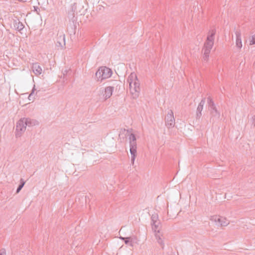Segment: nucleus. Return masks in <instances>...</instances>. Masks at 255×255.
Listing matches in <instances>:
<instances>
[{
	"label": "nucleus",
	"instance_id": "obj_26",
	"mask_svg": "<svg viewBox=\"0 0 255 255\" xmlns=\"http://www.w3.org/2000/svg\"><path fill=\"white\" fill-rule=\"evenodd\" d=\"M65 73H66V71H65L63 72V75H64H64H65Z\"/></svg>",
	"mask_w": 255,
	"mask_h": 255
},
{
	"label": "nucleus",
	"instance_id": "obj_1",
	"mask_svg": "<svg viewBox=\"0 0 255 255\" xmlns=\"http://www.w3.org/2000/svg\"><path fill=\"white\" fill-rule=\"evenodd\" d=\"M127 81L129 84V92L133 99H136L139 95L140 83L134 73H131L128 77Z\"/></svg>",
	"mask_w": 255,
	"mask_h": 255
},
{
	"label": "nucleus",
	"instance_id": "obj_9",
	"mask_svg": "<svg viewBox=\"0 0 255 255\" xmlns=\"http://www.w3.org/2000/svg\"><path fill=\"white\" fill-rule=\"evenodd\" d=\"M205 103V99L203 98L201 102H200L199 104L198 105V106L197 109V113H196V117L197 118H200L202 115V111L203 109L204 105Z\"/></svg>",
	"mask_w": 255,
	"mask_h": 255
},
{
	"label": "nucleus",
	"instance_id": "obj_12",
	"mask_svg": "<svg viewBox=\"0 0 255 255\" xmlns=\"http://www.w3.org/2000/svg\"><path fill=\"white\" fill-rule=\"evenodd\" d=\"M235 34L236 35V45L238 48L241 49L242 47L241 32L240 31H237Z\"/></svg>",
	"mask_w": 255,
	"mask_h": 255
},
{
	"label": "nucleus",
	"instance_id": "obj_3",
	"mask_svg": "<svg viewBox=\"0 0 255 255\" xmlns=\"http://www.w3.org/2000/svg\"><path fill=\"white\" fill-rule=\"evenodd\" d=\"M215 33L216 31L215 30H212L209 31L208 34L206 41L204 43V46L203 48V60L204 61H207L208 60L211 50L214 45Z\"/></svg>",
	"mask_w": 255,
	"mask_h": 255
},
{
	"label": "nucleus",
	"instance_id": "obj_20",
	"mask_svg": "<svg viewBox=\"0 0 255 255\" xmlns=\"http://www.w3.org/2000/svg\"><path fill=\"white\" fill-rule=\"evenodd\" d=\"M120 239L124 241L125 244L128 245L129 246H130V242L129 237L125 238L123 237H120Z\"/></svg>",
	"mask_w": 255,
	"mask_h": 255
},
{
	"label": "nucleus",
	"instance_id": "obj_15",
	"mask_svg": "<svg viewBox=\"0 0 255 255\" xmlns=\"http://www.w3.org/2000/svg\"><path fill=\"white\" fill-rule=\"evenodd\" d=\"M13 26L18 31H21L24 28V25L18 19L13 20Z\"/></svg>",
	"mask_w": 255,
	"mask_h": 255
},
{
	"label": "nucleus",
	"instance_id": "obj_4",
	"mask_svg": "<svg viewBox=\"0 0 255 255\" xmlns=\"http://www.w3.org/2000/svg\"><path fill=\"white\" fill-rule=\"evenodd\" d=\"M158 215L157 214H154L151 216V225L152 229L154 230L155 236L157 241V242L162 247V248H164V244L162 238V235L159 233V230L158 229Z\"/></svg>",
	"mask_w": 255,
	"mask_h": 255
},
{
	"label": "nucleus",
	"instance_id": "obj_6",
	"mask_svg": "<svg viewBox=\"0 0 255 255\" xmlns=\"http://www.w3.org/2000/svg\"><path fill=\"white\" fill-rule=\"evenodd\" d=\"M26 128V123L24 118L20 119L16 124V136H20L22 133L25 131Z\"/></svg>",
	"mask_w": 255,
	"mask_h": 255
},
{
	"label": "nucleus",
	"instance_id": "obj_7",
	"mask_svg": "<svg viewBox=\"0 0 255 255\" xmlns=\"http://www.w3.org/2000/svg\"><path fill=\"white\" fill-rule=\"evenodd\" d=\"M166 124L168 128L173 127L175 124V120L173 117V113L171 110H170L166 117Z\"/></svg>",
	"mask_w": 255,
	"mask_h": 255
},
{
	"label": "nucleus",
	"instance_id": "obj_13",
	"mask_svg": "<svg viewBox=\"0 0 255 255\" xmlns=\"http://www.w3.org/2000/svg\"><path fill=\"white\" fill-rule=\"evenodd\" d=\"M114 89V88L111 86H109L105 88L104 96L106 99L109 98L112 95Z\"/></svg>",
	"mask_w": 255,
	"mask_h": 255
},
{
	"label": "nucleus",
	"instance_id": "obj_19",
	"mask_svg": "<svg viewBox=\"0 0 255 255\" xmlns=\"http://www.w3.org/2000/svg\"><path fill=\"white\" fill-rule=\"evenodd\" d=\"M129 238L130 239V246L133 247V244L136 243L137 242V238L135 236L129 237Z\"/></svg>",
	"mask_w": 255,
	"mask_h": 255
},
{
	"label": "nucleus",
	"instance_id": "obj_25",
	"mask_svg": "<svg viewBox=\"0 0 255 255\" xmlns=\"http://www.w3.org/2000/svg\"><path fill=\"white\" fill-rule=\"evenodd\" d=\"M34 8L35 11H38V9L39 10V8L36 6H34Z\"/></svg>",
	"mask_w": 255,
	"mask_h": 255
},
{
	"label": "nucleus",
	"instance_id": "obj_16",
	"mask_svg": "<svg viewBox=\"0 0 255 255\" xmlns=\"http://www.w3.org/2000/svg\"><path fill=\"white\" fill-rule=\"evenodd\" d=\"M57 43L59 46L63 47L65 45V36L64 34H60L57 38Z\"/></svg>",
	"mask_w": 255,
	"mask_h": 255
},
{
	"label": "nucleus",
	"instance_id": "obj_21",
	"mask_svg": "<svg viewBox=\"0 0 255 255\" xmlns=\"http://www.w3.org/2000/svg\"><path fill=\"white\" fill-rule=\"evenodd\" d=\"M35 90H36V89L35 88V85H34V87L32 88L31 92V93L30 94V95L28 96L29 100L31 101V100H34V98L33 97V94H34V93Z\"/></svg>",
	"mask_w": 255,
	"mask_h": 255
},
{
	"label": "nucleus",
	"instance_id": "obj_8",
	"mask_svg": "<svg viewBox=\"0 0 255 255\" xmlns=\"http://www.w3.org/2000/svg\"><path fill=\"white\" fill-rule=\"evenodd\" d=\"M213 220L221 226H227L229 224V221L223 217L216 216L213 218Z\"/></svg>",
	"mask_w": 255,
	"mask_h": 255
},
{
	"label": "nucleus",
	"instance_id": "obj_10",
	"mask_svg": "<svg viewBox=\"0 0 255 255\" xmlns=\"http://www.w3.org/2000/svg\"><path fill=\"white\" fill-rule=\"evenodd\" d=\"M26 123V127H31L33 126H38L39 122L36 120L31 119L30 118H23Z\"/></svg>",
	"mask_w": 255,
	"mask_h": 255
},
{
	"label": "nucleus",
	"instance_id": "obj_18",
	"mask_svg": "<svg viewBox=\"0 0 255 255\" xmlns=\"http://www.w3.org/2000/svg\"><path fill=\"white\" fill-rule=\"evenodd\" d=\"M207 102H208V104L209 105L210 109L216 108V106L214 103V102L210 97H209L208 98Z\"/></svg>",
	"mask_w": 255,
	"mask_h": 255
},
{
	"label": "nucleus",
	"instance_id": "obj_17",
	"mask_svg": "<svg viewBox=\"0 0 255 255\" xmlns=\"http://www.w3.org/2000/svg\"><path fill=\"white\" fill-rule=\"evenodd\" d=\"M25 183V182L24 181V180L23 179H21L20 180V184L16 189V193H18L19 192V191L21 190V189L24 186Z\"/></svg>",
	"mask_w": 255,
	"mask_h": 255
},
{
	"label": "nucleus",
	"instance_id": "obj_2",
	"mask_svg": "<svg viewBox=\"0 0 255 255\" xmlns=\"http://www.w3.org/2000/svg\"><path fill=\"white\" fill-rule=\"evenodd\" d=\"M129 136V150L131 154V163L134 164V160L136 155V139L133 133H129L128 130L124 129L119 134L120 137L123 135Z\"/></svg>",
	"mask_w": 255,
	"mask_h": 255
},
{
	"label": "nucleus",
	"instance_id": "obj_22",
	"mask_svg": "<svg viewBox=\"0 0 255 255\" xmlns=\"http://www.w3.org/2000/svg\"><path fill=\"white\" fill-rule=\"evenodd\" d=\"M250 44L253 45L255 44V35L252 37V39L250 41Z\"/></svg>",
	"mask_w": 255,
	"mask_h": 255
},
{
	"label": "nucleus",
	"instance_id": "obj_14",
	"mask_svg": "<svg viewBox=\"0 0 255 255\" xmlns=\"http://www.w3.org/2000/svg\"><path fill=\"white\" fill-rule=\"evenodd\" d=\"M32 69L34 73L37 75L41 74L42 71L41 67L37 63L33 64Z\"/></svg>",
	"mask_w": 255,
	"mask_h": 255
},
{
	"label": "nucleus",
	"instance_id": "obj_11",
	"mask_svg": "<svg viewBox=\"0 0 255 255\" xmlns=\"http://www.w3.org/2000/svg\"><path fill=\"white\" fill-rule=\"evenodd\" d=\"M211 114V120H212L213 121L215 120H218L220 118V114L217 110L216 107L210 109Z\"/></svg>",
	"mask_w": 255,
	"mask_h": 255
},
{
	"label": "nucleus",
	"instance_id": "obj_24",
	"mask_svg": "<svg viewBox=\"0 0 255 255\" xmlns=\"http://www.w3.org/2000/svg\"><path fill=\"white\" fill-rule=\"evenodd\" d=\"M6 253L4 251L0 253V255H5Z\"/></svg>",
	"mask_w": 255,
	"mask_h": 255
},
{
	"label": "nucleus",
	"instance_id": "obj_23",
	"mask_svg": "<svg viewBox=\"0 0 255 255\" xmlns=\"http://www.w3.org/2000/svg\"><path fill=\"white\" fill-rule=\"evenodd\" d=\"M253 120L254 126L255 127V115L253 117Z\"/></svg>",
	"mask_w": 255,
	"mask_h": 255
},
{
	"label": "nucleus",
	"instance_id": "obj_5",
	"mask_svg": "<svg viewBox=\"0 0 255 255\" xmlns=\"http://www.w3.org/2000/svg\"><path fill=\"white\" fill-rule=\"evenodd\" d=\"M112 71L111 69L106 67H102L96 73V77L98 80L102 81L112 76Z\"/></svg>",
	"mask_w": 255,
	"mask_h": 255
}]
</instances>
